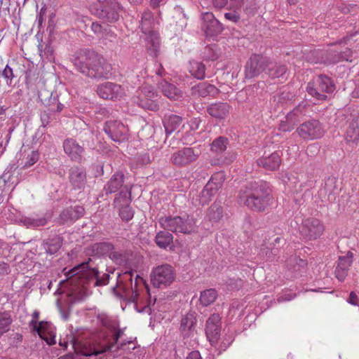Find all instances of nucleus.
I'll list each match as a JSON object with an SVG mask.
<instances>
[{
	"instance_id": "obj_45",
	"label": "nucleus",
	"mask_w": 359,
	"mask_h": 359,
	"mask_svg": "<svg viewBox=\"0 0 359 359\" xmlns=\"http://www.w3.org/2000/svg\"><path fill=\"white\" fill-rule=\"evenodd\" d=\"M124 204L122 205L121 208L119 209V215L123 221L128 222L133 217L134 211L132 208L128 204V202L130 201V198L128 199L127 202L124 199Z\"/></svg>"
},
{
	"instance_id": "obj_19",
	"label": "nucleus",
	"mask_w": 359,
	"mask_h": 359,
	"mask_svg": "<svg viewBox=\"0 0 359 359\" xmlns=\"http://www.w3.org/2000/svg\"><path fill=\"white\" fill-rule=\"evenodd\" d=\"M68 180L72 189L81 192L87 184V173L83 167L74 165L68 170Z\"/></svg>"
},
{
	"instance_id": "obj_34",
	"label": "nucleus",
	"mask_w": 359,
	"mask_h": 359,
	"mask_svg": "<svg viewBox=\"0 0 359 359\" xmlns=\"http://www.w3.org/2000/svg\"><path fill=\"white\" fill-rule=\"evenodd\" d=\"M130 255V251L126 250H116L114 245V250L111 251L109 258L115 264L124 266L128 263Z\"/></svg>"
},
{
	"instance_id": "obj_64",
	"label": "nucleus",
	"mask_w": 359,
	"mask_h": 359,
	"mask_svg": "<svg viewBox=\"0 0 359 359\" xmlns=\"http://www.w3.org/2000/svg\"><path fill=\"white\" fill-rule=\"evenodd\" d=\"M186 359H203L198 351H192L189 352Z\"/></svg>"
},
{
	"instance_id": "obj_56",
	"label": "nucleus",
	"mask_w": 359,
	"mask_h": 359,
	"mask_svg": "<svg viewBox=\"0 0 359 359\" xmlns=\"http://www.w3.org/2000/svg\"><path fill=\"white\" fill-rule=\"evenodd\" d=\"M224 18L233 22H237L240 20L239 14L236 11H231L224 13Z\"/></svg>"
},
{
	"instance_id": "obj_61",
	"label": "nucleus",
	"mask_w": 359,
	"mask_h": 359,
	"mask_svg": "<svg viewBox=\"0 0 359 359\" xmlns=\"http://www.w3.org/2000/svg\"><path fill=\"white\" fill-rule=\"evenodd\" d=\"M10 272V266L7 263L0 261V275L5 276L8 274Z\"/></svg>"
},
{
	"instance_id": "obj_6",
	"label": "nucleus",
	"mask_w": 359,
	"mask_h": 359,
	"mask_svg": "<svg viewBox=\"0 0 359 359\" xmlns=\"http://www.w3.org/2000/svg\"><path fill=\"white\" fill-rule=\"evenodd\" d=\"M161 226L176 234H191L196 231L195 219L188 215L175 217H162L159 219Z\"/></svg>"
},
{
	"instance_id": "obj_17",
	"label": "nucleus",
	"mask_w": 359,
	"mask_h": 359,
	"mask_svg": "<svg viewBox=\"0 0 359 359\" xmlns=\"http://www.w3.org/2000/svg\"><path fill=\"white\" fill-rule=\"evenodd\" d=\"M201 29L206 36L219 35L224 29L222 24L211 12H204L201 15Z\"/></svg>"
},
{
	"instance_id": "obj_42",
	"label": "nucleus",
	"mask_w": 359,
	"mask_h": 359,
	"mask_svg": "<svg viewBox=\"0 0 359 359\" xmlns=\"http://www.w3.org/2000/svg\"><path fill=\"white\" fill-rule=\"evenodd\" d=\"M154 17L151 12H144L142 16L141 29L142 32L147 34L153 31Z\"/></svg>"
},
{
	"instance_id": "obj_53",
	"label": "nucleus",
	"mask_w": 359,
	"mask_h": 359,
	"mask_svg": "<svg viewBox=\"0 0 359 359\" xmlns=\"http://www.w3.org/2000/svg\"><path fill=\"white\" fill-rule=\"evenodd\" d=\"M47 104L50 106V109L51 111H53V112H54V111L60 112L64 108V105L62 103L57 102V96L52 97V95H51Z\"/></svg>"
},
{
	"instance_id": "obj_63",
	"label": "nucleus",
	"mask_w": 359,
	"mask_h": 359,
	"mask_svg": "<svg viewBox=\"0 0 359 359\" xmlns=\"http://www.w3.org/2000/svg\"><path fill=\"white\" fill-rule=\"evenodd\" d=\"M227 3V0H212V5L214 8L217 9H221L225 7Z\"/></svg>"
},
{
	"instance_id": "obj_43",
	"label": "nucleus",
	"mask_w": 359,
	"mask_h": 359,
	"mask_svg": "<svg viewBox=\"0 0 359 359\" xmlns=\"http://www.w3.org/2000/svg\"><path fill=\"white\" fill-rule=\"evenodd\" d=\"M147 34H148L147 37L148 44H150V46H148V48L150 50H152L154 55L156 56L160 46V39L158 34L156 32L151 31V32H149Z\"/></svg>"
},
{
	"instance_id": "obj_1",
	"label": "nucleus",
	"mask_w": 359,
	"mask_h": 359,
	"mask_svg": "<svg viewBox=\"0 0 359 359\" xmlns=\"http://www.w3.org/2000/svg\"><path fill=\"white\" fill-rule=\"evenodd\" d=\"M123 334V330L111 326L90 339H80L72 334H68L60 340L59 345L65 350L68 344H71L74 351L81 353L85 357H90L113 351L114 348V351L123 348L126 344L131 342L119 341Z\"/></svg>"
},
{
	"instance_id": "obj_20",
	"label": "nucleus",
	"mask_w": 359,
	"mask_h": 359,
	"mask_svg": "<svg viewBox=\"0 0 359 359\" xmlns=\"http://www.w3.org/2000/svg\"><path fill=\"white\" fill-rule=\"evenodd\" d=\"M65 153L72 161L81 163L85 160V149L74 138H67L63 142Z\"/></svg>"
},
{
	"instance_id": "obj_47",
	"label": "nucleus",
	"mask_w": 359,
	"mask_h": 359,
	"mask_svg": "<svg viewBox=\"0 0 359 359\" xmlns=\"http://www.w3.org/2000/svg\"><path fill=\"white\" fill-rule=\"evenodd\" d=\"M294 95L289 90H284L273 96V101L278 103L285 104L288 101H291Z\"/></svg>"
},
{
	"instance_id": "obj_23",
	"label": "nucleus",
	"mask_w": 359,
	"mask_h": 359,
	"mask_svg": "<svg viewBox=\"0 0 359 359\" xmlns=\"http://www.w3.org/2000/svg\"><path fill=\"white\" fill-rule=\"evenodd\" d=\"M97 93L102 99L115 100L122 96L123 89L119 84L105 82L97 86Z\"/></svg>"
},
{
	"instance_id": "obj_16",
	"label": "nucleus",
	"mask_w": 359,
	"mask_h": 359,
	"mask_svg": "<svg viewBox=\"0 0 359 359\" xmlns=\"http://www.w3.org/2000/svg\"><path fill=\"white\" fill-rule=\"evenodd\" d=\"M269 58L262 55L254 54L247 61L245 66V76L247 79H252L259 76L264 71L266 72Z\"/></svg>"
},
{
	"instance_id": "obj_46",
	"label": "nucleus",
	"mask_w": 359,
	"mask_h": 359,
	"mask_svg": "<svg viewBox=\"0 0 359 359\" xmlns=\"http://www.w3.org/2000/svg\"><path fill=\"white\" fill-rule=\"evenodd\" d=\"M0 76H2L8 86H13V79L15 77L13 69L9 65H6L4 69L0 72Z\"/></svg>"
},
{
	"instance_id": "obj_44",
	"label": "nucleus",
	"mask_w": 359,
	"mask_h": 359,
	"mask_svg": "<svg viewBox=\"0 0 359 359\" xmlns=\"http://www.w3.org/2000/svg\"><path fill=\"white\" fill-rule=\"evenodd\" d=\"M13 322L11 315L7 312H0V337L6 333Z\"/></svg>"
},
{
	"instance_id": "obj_15",
	"label": "nucleus",
	"mask_w": 359,
	"mask_h": 359,
	"mask_svg": "<svg viewBox=\"0 0 359 359\" xmlns=\"http://www.w3.org/2000/svg\"><path fill=\"white\" fill-rule=\"evenodd\" d=\"M103 130L114 142L121 143L128 139V128L119 121L109 120L106 121Z\"/></svg>"
},
{
	"instance_id": "obj_55",
	"label": "nucleus",
	"mask_w": 359,
	"mask_h": 359,
	"mask_svg": "<svg viewBox=\"0 0 359 359\" xmlns=\"http://www.w3.org/2000/svg\"><path fill=\"white\" fill-rule=\"evenodd\" d=\"M91 30L94 34L102 36H104L107 32V29L103 28L102 25L97 22H92Z\"/></svg>"
},
{
	"instance_id": "obj_49",
	"label": "nucleus",
	"mask_w": 359,
	"mask_h": 359,
	"mask_svg": "<svg viewBox=\"0 0 359 359\" xmlns=\"http://www.w3.org/2000/svg\"><path fill=\"white\" fill-rule=\"evenodd\" d=\"M47 219L45 217L41 218H25L24 220L25 224L27 227H39L45 226L47 224Z\"/></svg>"
},
{
	"instance_id": "obj_40",
	"label": "nucleus",
	"mask_w": 359,
	"mask_h": 359,
	"mask_svg": "<svg viewBox=\"0 0 359 359\" xmlns=\"http://www.w3.org/2000/svg\"><path fill=\"white\" fill-rule=\"evenodd\" d=\"M223 216L221 203L215 202L208 209V217L212 222H217Z\"/></svg>"
},
{
	"instance_id": "obj_52",
	"label": "nucleus",
	"mask_w": 359,
	"mask_h": 359,
	"mask_svg": "<svg viewBox=\"0 0 359 359\" xmlns=\"http://www.w3.org/2000/svg\"><path fill=\"white\" fill-rule=\"evenodd\" d=\"M39 158V154L37 151H32L30 154L26 158L25 162L23 165L24 168H27L33 165Z\"/></svg>"
},
{
	"instance_id": "obj_24",
	"label": "nucleus",
	"mask_w": 359,
	"mask_h": 359,
	"mask_svg": "<svg viewBox=\"0 0 359 359\" xmlns=\"http://www.w3.org/2000/svg\"><path fill=\"white\" fill-rule=\"evenodd\" d=\"M231 110V107L227 102H217L210 104L207 108V113L217 121H221L227 118Z\"/></svg>"
},
{
	"instance_id": "obj_51",
	"label": "nucleus",
	"mask_w": 359,
	"mask_h": 359,
	"mask_svg": "<svg viewBox=\"0 0 359 359\" xmlns=\"http://www.w3.org/2000/svg\"><path fill=\"white\" fill-rule=\"evenodd\" d=\"M33 319L30 322V325L33 327L34 330H36L38 333L43 329V321H41L38 323L37 319L39 316V312L38 311H34L33 314Z\"/></svg>"
},
{
	"instance_id": "obj_7",
	"label": "nucleus",
	"mask_w": 359,
	"mask_h": 359,
	"mask_svg": "<svg viewBox=\"0 0 359 359\" xmlns=\"http://www.w3.org/2000/svg\"><path fill=\"white\" fill-rule=\"evenodd\" d=\"M122 8L116 0H97L90 6V12L98 18L107 22H116L118 20Z\"/></svg>"
},
{
	"instance_id": "obj_25",
	"label": "nucleus",
	"mask_w": 359,
	"mask_h": 359,
	"mask_svg": "<svg viewBox=\"0 0 359 359\" xmlns=\"http://www.w3.org/2000/svg\"><path fill=\"white\" fill-rule=\"evenodd\" d=\"M114 250V244L111 242L103 241L91 244L86 249V255L90 257L101 258L109 257L111 251Z\"/></svg>"
},
{
	"instance_id": "obj_58",
	"label": "nucleus",
	"mask_w": 359,
	"mask_h": 359,
	"mask_svg": "<svg viewBox=\"0 0 359 359\" xmlns=\"http://www.w3.org/2000/svg\"><path fill=\"white\" fill-rule=\"evenodd\" d=\"M285 119H287L291 124L295 126L299 121L300 117L294 115L293 111H291L287 114Z\"/></svg>"
},
{
	"instance_id": "obj_59",
	"label": "nucleus",
	"mask_w": 359,
	"mask_h": 359,
	"mask_svg": "<svg viewBox=\"0 0 359 359\" xmlns=\"http://www.w3.org/2000/svg\"><path fill=\"white\" fill-rule=\"evenodd\" d=\"M294 126L291 124L287 119L285 121H281L279 128L280 130L283 132H289L293 130Z\"/></svg>"
},
{
	"instance_id": "obj_54",
	"label": "nucleus",
	"mask_w": 359,
	"mask_h": 359,
	"mask_svg": "<svg viewBox=\"0 0 359 359\" xmlns=\"http://www.w3.org/2000/svg\"><path fill=\"white\" fill-rule=\"evenodd\" d=\"M307 104L304 102L299 103L294 109L292 110L294 113V115L302 117L306 115L307 111Z\"/></svg>"
},
{
	"instance_id": "obj_11",
	"label": "nucleus",
	"mask_w": 359,
	"mask_h": 359,
	"mask_svg": "<svg viewBox=\"0 0 359 359\" xmlns=\"http://www.w3.org/2000/svg\"><path fill=\"white\" fill-rule=\"evenodd\" d=\"M137 93V95L133 97V102L140 107L152 111H157L159 109V104L156 99L158 94L153 86L143 85Z\"/></svg>"
},
{
	"instance_id": "obj_32",
	"label": "nucleus",
	"mask_w": 359,
	"mask_h": 359,
	"mask_svg": "<svg viewBox=\"0 0 359 359\" xmlns=\"http://www.w3.org/2000/svg\"><path fill=\"white\" fill-rule=\"evenodd\" d=\"M280 162V157L277 152H273L268 156H263L257 160L258 165L268 170H277Z\"/></svg>"
},
{
	"instance_id": "obj_2",
	"label": "nucleus",
	"mask_w": 359,
	"mask_h": 359,
	"mask_svg": "<svg viewBox=\"0 0 359 359\" xmlns=\"http://www.w3.org/2000/svg\"><path fill=\"white\" fill-rule=\"evenodd\" d=\"M271 191L269 183L266 181L249 182L238 191L237 202L252 211L262 212L272 203Z\"/></svg>"
},
{
	"instance_id": "obj_8",
	"label": "nucleus",
	"mask_w": 359,
	"mask_h": 359,
	"mask_svg": "<svg viewBox=\"0 0 359 359\" xmlns=\"http://www.w3.org/2000/svg\"><path fill=\"white\" fill-rule=\"evenodd\" d=\"M336 90L333 80L325 74H319L310 81L306 86V92L317 101H325L327 94H332Z\"/></svg>"
},
{
	"instance_id": "obj_33",
	"label": "nucleus",
	"mask_w": 359,
	"mask_h": 359,
	"mask_svg": "<svg viewBox=\"0 0 359 359\" xmlns=\"http://www.w3.org/2000/svg\"><path fill=\"white\" fill-rule=\"evenodd\" d=\"M163 123L165 133L171 134L176 130L179 131L182 123V118L178 115L170 114L164 117Z\"/></svg>"
},
{
	"instance_id": "obj_12",
	"label": "nucleus",
	"mask_w": 359,
	"mask_h": 359,
	"mask_svg": "<svg viewBox=\"0 0 359 359\" xmlns=\"http://www.w3.org/2000/svg\"><path fill=\"white\" fill-rule=\"evenodd\" d=\"M175 269L168 264L154 268L150 275L151 282L155 287L170 285L175 279Z\"/></svg>"
},
{
	"instance_id": "obj_30",
	"label": "nucleus",
	"mask_w": 359,
	"mask_h": 359,
	"mask_svg": "<svg viewBox=\"0 0 359 359\" xmlns=\"http://www.w3.org/2000/svg\"><path fill=\"white\" fill-rule=\"evenodd\" d=\"M266 74L272 79H278L283 82L287 79V68L285 65L272 62L269 59Z\"/></svg>"
},
{
	"instance_id": "obj_3",
	"label": "nucleus",
	"mask_w": 359,
	"mask_h": 359,
	"mask_svg": "<svg viewBox=\"0 0 359 359\" xmlns=\"http://www.w3.org/2000/svg\"><path fill=\"white\" fill-rule=\"evenodd\" d=\"M76 70L92 79L107 78L111 65L104 58L92 49H80L70 57Z\"/></svg>"
},
{
	"instance_id": "obj_62",
	"label": "nucleus",
	"mask_w": 359,
	"mask_h": 359,
	"mask_svg": "<svg viewBox=\"0 0 359 359\" xmlns=\"http://www.w3.org/2000/svg\"><path fill=\"white\" fill-rule=\"evenodd\" d=\"M81 356H83L81 353L74 351V353H67L59 357L57 359H82Z\"/></svg>"
},
{
	"instance_id": "obj_27",
	"label": "nucleus",
	"mask_w": 359,
	"mask_h": 359,
	"mask_svg": "<svg viewBox=\"0 0 359 359\" xmlns=\"http://www.w3.org/2000/svg\"><path fill=\"white\" fill-rule=\"evenodd\" d=\"M346 140L348 142H359V113L351 114L346 121Z\"/></svg>"
},
{
	"instance_id": "obj_10",
	"label": "nucleus",
	"mask_w": 359,
	"mask_h": 359,
	"mask_svg": "<svg viewBox=\"0 0 359 359\" xmlns=\"http://www.w3.org/2000/svg\"><path fill=\"white\" fill-rule=\"evenodd\" d=\"M225 176L223 172L213 174L201 193L193 197V204L195 206L199 205L203 206L208 204L212 196L222 188Z\"/></svg>"
},
{
	"instance_id": "obj_37",
	"label": "nucleus",
	"mask_w": 359,
	"mask_h": 359,
	"mask_svg": "<svg viewBox=\"0 0 359 359\" xmlns=\"http://www.w3.org/2000/svg\"><path fill=\"white\" fill-rule=\"evenodd\" d=\"M205 65L201 62L193 60L189 62V73L198 80H203L205 77Z\"/></svg>"
},
{
	"instance_id": "obj_29",
	"label": "nucleus",
	"mask_w": 359,
	"mask_h": 359,
	"mask_svg": "<svg viewBox=\"0 0 359 359\" xmlns=\"http://www.w3.org/2000/svg\"><path fill=\"white\" fill-rule=\"evenodd\" d=\"M196 318L194 312H189L182 316L180 330L184 338H189L194 336Z\"/></svg>"
},
{
	"instance_id": "obj_5",
	"label": "nucleus",
	"mask_w": 359,
	"mask_h": 359,
	"mask_svg": "<svg viewBox=\"0 0 359 359\" xmlns=\"http://www.w3.org/2000/svg\"><path fill=\"white\" fill-rule=\"evenodd\" d=\"M133 272L126 271L121 275L118 274L116 286L112 287V291L116 296L123 298L133 303H137L139 297L137 285L140 283L145 284L144 279L139 275H136L135 283H133Z\"/></svg>"
},
{
	"instance_id": "obj_35",
	"label": "nucleus",
	"mask_w": 359,
	"mask_h": 359,
	"mask_svg": "<svg viewBox=\"0 0 359 359\" xmlns=\"http://www.w3.org/2000/svg\"><path fill=\"white\" fill-rule=\"evenodd\" d=\"M62 245V238L57 235L49 236L43 241V246L49 255L55 254Z\"/></svg>"
},
{
	"instance_id": "obj_22",
	"label": "nucleus",
	"mask_w": 359,
	"mask_h": 359,
	"mask_svg": "<svg viewBox=\"0 0 359 359\" xmlns=\"http://www.w3.org/2000/svg\"><path fill=\"white\" fill-rule=\"evenodd\" d=\"M221 332V318L219 314L213 313L206 321L205 334L211 345L216 344Z\"/></svg>"
},
{
	"instance_id": "obj_9",
	"label": "nucleus",
	"mask_w": 359,
	"mask_h": 359,
	"mask_svg": "<svg viewBox=\"0 0 359 359\" xmlns=\"http://www.w3.org/2000/svg\"><path fill=\"white\" fill-rule=\"evenodd\" d=\"M131 188L125 184V175L123 172H115L110 177L107 183L104 186L102 195L111 194L119 191L118 196L114 199V203H118L121 199H124L126 202L131 198Z\"/></svg>"
},
{
	"instance_id": "obj_26",
	"label": "nucleus",
	"mask_w": 359,
	"mask_h": 359,
	"mask_svg": "<svg viewBox=\"0 0 359 359\" xmlns=\"http://www.w3.org/2000/svg\"><path fill=\"white\" fill-rule=\"evenodd\" d=\"M353 253L348 252L344 256H340L338 259L334 274L337 280L343 282L348 275V271L353 262Z\"/></svg>"
},
{
	"instance_id": "obj_50",
	"label": "nucleus",
	"mask_w": 359,
	"mask_h": 359,
	"mask_svg": "<svg viewBox=\"0 0 359 359\" xmlns=\"http://www.w3.org/2000/svg\"><path fill=\"white\" fill-rule=\"evenodd\" d=\"M50 109L48 110H44L41 112L40 117L41 121V126L46 127L48 126L50 121L53 119V114L52 113Z\"/></svg>"
},
{
	"instance_id": "obj_18",
	"label": "nucleus",
	"mask_w": 359,
	"mask_h": 359,
	"mask_svg": "<svg viewBox=\"0 0 359 359\" xmlns=\"http://www.w3.org/2000/svg\"><path fill=\"white\" fill-rule=\"evenodd\" d=\"M85 209L82 205H76L63 209L56 218V222L60 225H71L76 220L83 217Z\"/></svg>"
},
{
	"instance_id": "obj_31",
	"label": "nucleus",
	"mask_w": 359,
	"mask_h": 359,
	"mask_svg": "<svg viewBox=\"0 0 359 359\" xmlns=\"http://www.w3.org/2000/svg\"><path fill=\"white\" fill-rule=\"evenodd\" d=\"M158 87L163 95L170 100H178L182 97L181 90L177 88L174 84L170 83L165 80L159 82Z\"/></svg>"
},
{
	"instance_id": "obj_13",
	"label": "nucleus",
	"mask_w": 359,
	"mask_h": 359,
	"mask_svg": "<svg viewBox=\"0 0 359 359\" xmlns=\"http://www.w3.org/2000/svg\"><path fill=\"white\" fill-rule=\"evenodd\" d=\"M296 132L304 140H314L321 138L325 130L321 122L318 119L312 118L300 124Z\"/></svg>"
},
{
	"instance_id": "obj_60",
	"label": "nucleus",
	"mask_w": 359,
	"mask_h": 359,
	"mask_svg": "<svg viewBox=\"0 0 359 359\" xmlns=\"http://www.w3.org/2000/svg\"><path fill=\"white\" fill-rule=\"evenodd\" d=\"M43 55L46 56L47 59L51 60L53 58V49L50 43H47L43 50Z\"/></svg>"
},
{
	"instance_id": "obj_14",
	"label": "nucleus",
	"mask_w": 359,
	"mask_h": 359,
	"mask_svg": "<svg viewBox=\"0 0 359 359\" xmlns=\"http://www.w3.org/2000/svg\"><path fill=\"white\" fill-rule=\"evenodd\" d=\"M299 229L303 239L311 241L316 240L323 234L324 226L319 219L309 217L302 221Z\"/></svg>"
},
{
	"instance_id": "obj_21",
	"label": "nucleus",
	"mask_w": 359,
	"mask_h": 359,
	"mask_svg": "<svg viewBox=\"0 0 359 359\" xmlns=\"http://www.w3.org/2000/svg\"><path fill=\"white\" fill-rule=\"evenodd\" d=\"M198 157V153L191 147H184L171 156L172 164L178 167L186 166L195 161Z\"/></svg>"
},
{
	"instance_id": "obj_4",
	"label": "nucleus",
	"mask_w": 359,
	"mask_h": 359,
	"mask_svg": "<svg viewBox=\"0 0 359 359\" xmlns=\"http://www.w3.org/2000/svg\"><path fill=\"white\" fill-rule=\"evenodd\" d=\"M67 276L71 279L72 283L79 281L78 286L83 287L90 283L94 287L107 285L110 278L109 273L100 275L90 257L69 270Z\"/></svg>"
},
{
	"instance_id": "obj_39",
	"label": "nucleus",
	"mask_w": 359,
	"mask_h": 359,
	"mask_svg": "<svg viewBox=\"0 0 359 359\" xmlns=\"http://www.w3.org/2000/svg\"><path fill=\"white\" fill-rule=\"evenodd\" d=\"M229 144L228 138L219 136L212 141L210 150L217 154H222L226 151Z\"/></svg>"
},
{
	"instance_id": "obj_28",
	"label": "nucleus",
	"mask_w": 359,
	"mask_h": 359,
	"mask_svg": "<svg viewBox=\"0 0 359 359\" xmlns=\"http://www.w3.org/2000/svg\"><path fill=\"white\" fill-rule=\"evenodd\" d=\"M190 90L191 95L196 97H215L219 93L216 86L207 82L198 83L192 86Z\"/></svg>"
},
{
	"instance_id": "obj_38",
	"label": "nucleus",
	"mask_w": 359,
	"mask_h": 359,
	"mask_svg": "<svg viewBox=\"0 0 359 359\" xmlns=\"http://www.w3.org/2000/svg\"><path fill=\"white\" fill-rule=\"evenodd\" d=\"M173 241V236L169 231H160L155 237L156 245L163 249H165Z\"/></svg>"
},
{
	"instance_id": "obj_41",
	"label": "nucleus",
	"mask_w": 359,
	"mask_h": 359,
	"mask_svg": "<svg viewBox=\"0 0 359 359\" xmlns=\"http://www.w3.org/2000/svg\"><path fill=\"white\" fill-rule=\"evenodd\" d=\"M217 297V292L215 289H208L201 292L200 302L204 306H208L212 304Z\"/></svg>"
},
{
	"instance_id": "obj_48",
	"label": "nucleus",
	"mask_w": 359,
	"mask_h": 359,
	"mask_svg": "<svg viewBox=\"0 0 359 359\" xmlns=\"http://www.w3.org/2000/svg\"><path fill=\"white\" fill-rule=\"evenodd\" d=\"M325 61L329 64H335L341 61L339 51L332 49L327 50L325 53Z\"/></svg>"
},
{
	"instance_id": "obj_57",
	"label": "nucleus",
	"mask_w": 359,
	"mask_h": 359,
	"mask_svg": "<svg viewBox=\"0 0 359 359\" xmlns=\"http://www.w3.org/2000/svg\"><path fill=\"white\" fill-rule=\"evenodd\" d=\"M296 297V294L292 292L284 293L278 296L277 300L278 302H284L290 301Z\"/></svg>"
},
{
	"instance_id": "obj_36",
	"label": "nucleus",
	"mask_w": 359,
	"mask_h": 359,
	"mask_svg": "<svg viewBox=\"0 0 359 359\" xmlns=\"http://www.w3.org/2000/svg\"><path fill=\"white\" fill-rule=\"evenodd\" d=\"M221 55L220 48L217 44L213 43L206 46L201 51V57L205 61H215Z\"/></svg>"
}]
</instances>
